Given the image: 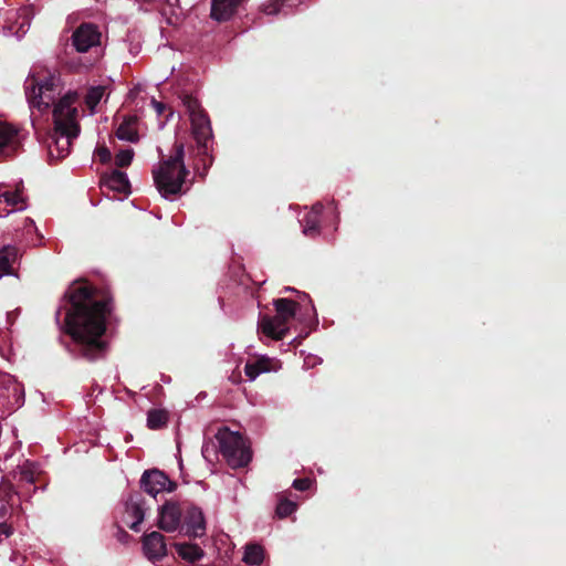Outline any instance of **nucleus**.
Returning a JSON list of instances; mask_svg holds the SVG:
<instances>
[{
	"label": "nucleus",
	"instance_id": "nucleus-4",
	"mask_svg": "<svg viewBox=\"0 0 566 566\" xmlns=\"http://www.w3.org/2000/svg\"><path fill=\"white\" fill-rule=\"evenodd\" d=\"M273 304L276 315L262 317L259 326L264 335L273 339H282L289 331V322L295 316L297 304L289 298H277Z\"/></svg>",
	"mask_w": 566,
	"mask_h": 566
},
{
	"label": "nucleus",
	"instance_id": "nucleus-33",
	"mask_svg": "<svg viewBox=\"0 0 566 566\" xmlns=\"http://www.w3.org/2000/svg\"><path fill=\"white\" fill-rule=\"evenodd\" d=\"M27 222H28V224H30V226H32V224H33V221H32V220H30V219H28V220H27Z\"/></svg>",
	"mask_w": 566,
	"mask_h": 566
},
{
	"label": "nucleus",
	"instance_id": "nucleus-32",
	"mask_svg": "<svg viewBox=\"0 0 566 566\" xmlns=\"http://www.w3.org/2000/svg\"><path fill=\"white\" fill-rule=\"evenodd\" d=\"M11 535V527L6 523L0 522V541L2 537H9Z\"/></svg>",
	"mask_w": 566,
	"mask_h": 566
},
{
	"label": "nucleus",
	"instance_id": "nucleus-24",
	"mask_svg": "<svg viewBox=\"0 0 566 566\" xmlns=\"http://www.w3.org/2000/svg\"><path fill=\"white\" fill-rule=\"evenodd\" d=\"M296 0H274L273 3L265 7L264 11L268 14L287 13L286 8L295 6Z\"/></svg>",
	"mask_w": 566,
	"mask_h": 566
},
{
	"label": "nucleus",
	"instance_id": "nucleus-11",
	"mask_svg": "<svg viewBox=\"0 0 566 566\" xmlns=\"http://www.w3.org/2000/svg\"><path fill=\"white\" fill-rule=\"evenodd\" d=\"M20 146L19 130L12 125L0 120V155L10 156Z\"/></svg>",
	"mask_w": 566,
	"mask_h": 566
},
{
	"label": "nucleus",
	"instance_id": "nucleus-15",
	"mask_svg": "<svg viewBox=\"0 0 566 566\" xmlns=\"http://www.w3.org/2000/svg\"><path fill=\"white\" fill-rule=\"evenodd\" d=\"M245 0H212L211 18L217 21L229 20Z\"/></svg>",
	"mask_w": 566,
	"mask_h": 566
},
{
	"label": "nucleus",
	"instance_id": "nucleus-14",
	"mask_svg": "<svg viewBox=\"0 0 566 566\" xmlns=\"http://www.w3.org/2000/svg\"><path fill=\"white\" fill-rule=\"evenodd\" d=\"M145 518V509L143 503L138 500L129 499L125 503V511L123 514V523L130 530L139 532V525Z\"/></svg>",
	"mask_w": 566,
	"mask_h": 566
},
{
	"label": "nucleus",
	"instance_id": "nucleus-23",
	"mask_svg": "<svg viewBox=\"0 0 566 566\" xmlns=\"http://www.w3.org/2000/svg\"><path fill=\"white\" fill-rule=\"evenodd\" d=\"M168 421V413L163 409H151L147 415V427L151 430H157L166 426Z\"/></svg>",
	"mask_w": 566,
	"mask_h": 566
},
{
	"label": "nucleus",
	"instance_id": "nucleus-12",
	"mask_svg": "<svg viewBox=\"0 0 566 566\" xmlns=\"http://www.w3.org/2000/svg\"><path fill=\"white\" fill-rule=\"evenodd\" d=\"M281 363L268 356H260L253 361H248L244 367L247 377L252 381L263 373L277 371Z\"/></svg>",
	"mask_w": 566,
	"mask_h": 566
},
{
	"label": "nucleus",
	"instance_id": "nucleus-22",
	"mask_svg": "<svg viewBox=\"0 0 566 566\" xmlns=\"http://www.w3.org/2000/svg\"><path fill=\"white\" fill-rule=\"evenodd\" d=\"M264 559V549L258 544L245 546L243 560L249 565H260Z\"/></svg>",
	"mask_w": 566,
	"mask_h": 566
},
{
	"label": "nucleus",
	"instance_id": "nucleus-3",
	"mask_svg": "<svg viewBox=\"0 0 566 566\" xmlns=\"http://www.w3.org/2000/svg\"><path fill=\"white\" fill-rule=\"evenodd\" d=\"M156 187L160 195L168 198L182 191V186L188 175L184 163V145H177L175 155L164 160L153 171Z\"/></svg>",
	"mask_w": 566,
	"mask_h": 566
},
{
	"label": "nucleus",
	"instance_id": "nucleus-25",
	"mask_svg": "<svg viewBox=\"0 0 566 566\" xmlns=\"http://www.w3.org/2000/svg\"><path fill=\"white\" fill-rule=\"evenodd\" d=\"M104 87H92L86 95V104L93 111L104 95Z\"/></svg>",
	"mask_w": 566,
	"mask_h": 566
},
{
	"label": "nucleus",
	"instance_id": "nucleus-19",
	"mask_svg": "<svg viewBox=\"0 0 566 566\" xmlns=\"http://www.w3.org/2000/svg\"><path fill=\"white\" fill-rule=\"evenodd\" d=\"M18 260V250L7 245L0 250V277L13 273L12 266Z\"/></svg>",
	"mask_w": 566,
	"mask_h": 566
},
{
	"label": "nucleus",
	"instance_id": "nucleus-13",
	"mask_svg": "<svg viewBox=\"0 0 566 566\" xmlns=\"http://www.w3.org/2000/svg\"><path fill=\"white\" fill-rule=\"evenodd\" d=\"M143 549L148 559L157 560L166 555L165 537L158 532H151L143 537Z\"/></svg>",
	"mask_w": 566,
	"mask_h": 566
},
{
	"label": "nucleus",
	"instance_id": "nucleus-1",
	"mask_svg": "<svg viewBox=\"0 0 566 566\" xmlns=\"http://www.w3.org/2000/svg\"><path fill=\"white\" fill-rule=\"evenodd\" d=\"M62 94L59 75L46 70L33 71L25 81V95L30 107L44 112L53 107V130L46 139V148L51 159L65 158L72 143L80 135L76 92Z\"/></svg>",
	"mask_w": 566,
	"mask_h": 566
},
{
	"label": "nucleus",
	"instance_id": "nucleus-26",
	"mask_svg": "<svg viewBox=\"0 0 566 566\" xmlns=\"http://www.w3.org/2000/svg\"><path fill=\"white\" fill-rule=\"evenodd\" d=\"M29 27H30V21L29 19L24 15L22 18V21L21 22H18V27L15 28L14 25H10L8 27V34L10 35H14L17 36L18 39H21L29 30Z\"/></svg>",
	"mask_w": 566,
	"mask_h": 566
},
{
	"label": "nucleus",
	"instance_id": "nucleus-7",
	"mask_svg": "<svg viewBox=\"0 0 566 566\" xmlns=\"http://www.w3.org/2000/svg\"><path fill=\"white\" fill-rule=\"evenodd\" d=\"M102 33L93 23H82L72 34V43L77 52L85 53L101 44Z\"/></svg>",
	"mask_w": 566,
	"mask_h": 566
},
{
	"label": "nucleus",
	"instance_id": "nucleus-30",
	"mask_svg": "<svg viewBox=\"0 0 566 566\" xmlns=\"http://www.w3.org/2000/svg\"><path fill=\"white\" fill-rule=\"evenodd\" d=\"M312 484V480L310 479H296L293 482V486L298 491H305L310 489Z\"/></svg>",
	"mask_w": 566,
	"mask_h": 566
},
{
	"label": "nucleus",
	"instance_id": "nucleus-9",
	"mask_svg": "<svg viewBox=\"0 0 566 566\" xmlns=\"http://www.w3.org/2000/svg\"><path fill=\"white\" fill-rule=\"evenodd\" d=\"M182 510L176 503H166L159 510L158 527L165 532H175L181 525Z\"/></svg>",
	"mask_w": 566,
	"mask_h": 566
},
{
	"label": "nucleus",
	"instance_id": "nucleus-21",
	"mask_svg": "<svg viewBox=\"0 0 566 566\" xmlns=\"http://www.w3.org/2000/svg\"><path fill=\"white\" fill-rule=\"evenodd\" d=\"M175 548L179 557L190 563L199 560L203 556L202 548L197 544L177 543L175 544Z\"/></svg>",
	"mask_w": 566,
	"mask_h": 566
},
{
	"label": "nucleus",
	"instance_id": "nucleus-2",
	"mask_svg": "<svg viewBox=\"0 0 566 566\" xmlns=\"http://www.w3.org/2000/svg\"><path fill=\"white\" fill-rule=\"evenodd\" d=\"M69 308L65 315L66 333L80 345L81 354L96 359L105 350L102 339L106 329L108 305L94 297L93 289L86 283H74L66 292Z\"/></svg>",
	"mask_w": 566,
	"mask_h": 566
},
{
	"label": "nucleus",
	"instance_id": "nucleus-28",
	"mask_svg": "<svg viewBox=\"0 0 566 566\" xmlns=\"http://www.w3.org/2000/svg\"><path fill=\"white\" fill-rule=\"evenodd\" d=\"M134 157V150L132 148L122 149L116 154L115 163L118 167H126L130 165Z\"/></svg>",
	"mask_w": 566,
	"mask_h": 566
},
{
	"label": "nucleus",
	"instance_id": "nucleus-29",
	"mask_svg": "<svg viewBox=\"0 0 566 566\" xmlns=\"http://www.w3.org/2000/svg\"><path fill=\"white\" fill-rule=\"evenodd\" d=\"M94 155L103 164L108 163L112 158L111 151L105 146L97 147Z\"/></svg>",
	"mask_w": 566,
	"mask_h": 566
},
{
	"label": "nucleus",
	"instance_id": "nucleus-10",
	"mask_svg": "<svg viewBox=\"0 0 566 566\" xmlns=\"http://www.w3.org/2000/svg\"><path fill=\"white\" fill-rule=\"evenodd\" d=\"M185 513L182 526L186 527V534L200 537L206 533V521L202 511L197 506H188Z\"/></svg>",
	"mask_w": 566,
	"mask_h": 566
},
{
	"label": "nucleus",
	"instance_id": "nucleus-27",
	"mask_svg": "<svg viewBox=\"0 0 566 566\" xmlns=\"http://www.w3.org/2000/svg\"><path fill=\"white\" fill-rule=\"evenodd\" d=\"M296 503L289 500H281L276 506V514L280 517H285L296 511Z\"/></svg>",
	"mask_w": 566,
	"mask_h": 566
},
{
	"label": "nucleus",
	"instance_id": "nucleus-16",
	"mask_svg": "<svg viewBox=\"0 0 566 566\" xmlns=\"http://www.w3.org/2000/svg\"><path fill=\"white\" fill-rule=\"evenodd\" d=\"M116 136L120 140L137 143L139 140V119L137 116H126L116 129Z\"/></svg>",
	"mask_w": 566,
	"mask_h": 566
},
{
	"label": "nucleus",
	"instance_id": "nucleus-17",
	"mask_svg": "<svg viewBox=\"0 0 566 566\" xmlns=\"http://www.w3.org/2000/svg\"><path fill=\"white\" fill-rule=\"evenodd\" d=\"M102 187L120 195L129 193V181L125 172L113 170L102 179Z\"/></svg>",
	"mask_w": 566,
	"mask_h": 566
},
{
	"label": "nucleus",
	"instance_id": "nucleus-35",
	"mask_svg": "<svg viewBox=\"0 0 566 566\" xmlns=\"http://www.w3.org/2000/svg\"><path fill=\"white\" fill-rule=\"evenodd\" d=\"M301 296H302L303 298H307V297H308L305 293H302V294H301Z\"/></svg>",
	"mask_w": 566,
	"mask_h": 566
},
{
	"label": "nucleus",
	"instance_id": "nucleus-8",
	"mask_svg": "<svg viewBox=\"0 0 566 566\" xmlns=\"http://www.w3.org/2000/svg\"><path fill=\"white\" fill-rule=\"evenodd\" d=\"M142 485L144 490L153 496L163 491L170 492L175 488V484L168 476L158 470L145 472L142 476Z\"/></svg>",
	"mask_w": 566,
	"mask_h": 566
},
{
	"label": "nucleus",
	"instance_id": "nucleus-34",
	"mask_svg": "<svg viewBox=\"0 0 566 566\" xmlns=\"http://www.w3.org/2000/svg\"><path fill=\"white\" fill-rule=\"evenodd\" d=\"M285 291L291 292V291H294V289H292V287H285Z\"/></svg>",
	"mask_w": 566,
	"mask_h": 566
},
{
	"label": "nucleus",
	"instance_id": "nucleus-6",
	"mask_svg": "<svg viewBox=\"0 0 566 566\" xmlns=\"http://www.w3.org/2000/svg\"><path fill=\"white\" fill-rule=\"evenodd\" d=\"M185 105L189 113L192 135L198 146L206 151L212 136L210 120L206 113L200 108V105L196 98L187 97Z\"/></svg>",
	"mask_w": 566,
	"mask_h": 566
},
{
	"label": "nucleus",
	"instance_id": "nucleus-5",
	"mask_svg": "<svg viewBox=\"0 0 566 566\" xmlns=\"http://www.w3.org/2000/svg\"><path fill=\"white\" fill-rule=\"evenodd\" d=\"M217 439L220 451L230 467L242 468L250 462L251 450L241 434L223 429L218 432Z\"/></svg>",
	"mask_w": 566,
	"mask_h": 566
},
{
	"label": "nucleus",
	"instance_id": "nucleus-31",
	"mask_svg": "<svg viewBox=\"0 0 566 566\" xmlns=\"http://www.w3.org/2000/svg\"><path fill=\"white\" fill-rule=\"evenodd\" d=\"M151 106L158 115H163L167 108V106L164 103L158 102L156 99H151Z\"/></svg>",
	"mask_w": 566,
	"mask_h": 566
},
{
	"label": "nucleus",
	"instance_id": "nucleus-20",
	"mask_svg": "<svg viewBox=\"0 0 566 566\" xmlns=\"http://www.w3.org/2000/svg\"><path fill=\"white\" fill-rule=\"evenodd\" d=\"M322 205L316 203L303 219V233L307 237H315L318 233L317 224L322 212Z\"/></svg>",
	"mask_w": 566,
	"mask_h": 566
},
{
	"label": "nucleus",
	"instance_id": "nucleus-18",
	"mask_svg": "<svg viewBox=\"0 0 566 566\" xmlns=\"http://www.w3.org/2000/svg\"><path fill=\"white\" fill-rule=\"evenodd\" d=\"M0 203H4L11 209L8 211L22 210L25 207V198L23 196V187L21 185L17 186L13 192L6 191L0 193Z\"/></svg>",
	"mask_w": 566,
	"mask_h": 566
}]
</instances>
